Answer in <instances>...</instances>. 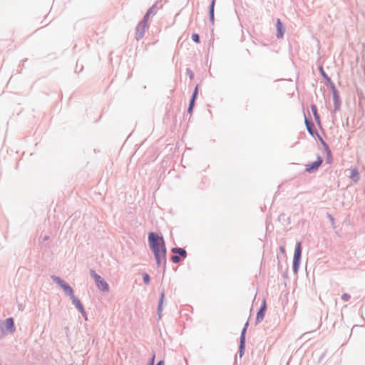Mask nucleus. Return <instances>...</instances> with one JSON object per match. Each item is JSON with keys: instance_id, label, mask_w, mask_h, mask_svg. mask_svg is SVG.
Returning <instances> with one entry per match:
<instances>
[{"instance_id": "nucleus-23", "label": "nucleus", "mask_w": 365, "mask_h": 365, "mask_svg": "<svg viewBox=\"0 0 365 365\" xmlns=\"http://www.w3.org/2000/svg\"><path fill=\"white\" fill-rule=\"evenodd\" d=\"M142 278H143V281L145 284H150V277L149 274H148L147 272H143L142 274Z\"/></svg>"}, {"instance_id": "nucleus-38", "label": "nucleus", "mask_w": 365, "mask_h": 365, "mask_svg": "<svg viewBox=\"0 0 365 365\" xmlns=\"http://www.w3.org/2000/svg\"><path fill=\"white\" fill-rule=\"evenodd\" d=\"M285 214L282 213L279 216V220L281 221V220H285Z\"/></svg>"}, {"instance_id": "nucleus-15", "label": "nucleus", "mask_w": 365, "mask_h": 365, "mask_svg": "<svg viewBox=\"0 0 365 365\" xmlns=\"http://www.w3.org/2000/svg\"><path fill=\"white\" fill-rule=\"evenodd\" d=\"M96 284L97 287L101 291V292H108L109 291V284L103 278L101 277L99 280H98L96 282Z\"/></svg>"}, {"instance_id": "nucleus-9", "label": "nucleus", "mask_w": 365, "mask_h": 365, "mask_svg": "<svg viewBox=\"0 0 365 365\" xmlns=\"http://www.w3.org/2000/svg\"><path fill=\"white\" fill-rule=\"evenodd\" d=\"M267 308V306L266 299H264L262 302L259 309H258V311L257 312V316H256V319H255L256 324L261 322L264 319L265 314H266Z\"/></svg>"}, {"instance_id": "nucleus-33", "label": "nucleus", "mask_w": 365, "mask_h": 365, "mask_svg": "<svg viewBox=\"0 0 365 365\" xmlns=\"http://www.w3.org/2000/svg\"><path fill=\"white\" fill-rule=\"evenodd\" d=\"M155 354L153 353V356L149 359L147 365H155Z\"/></svg>"}, {"instance_id": "nucleus-14", "label": "nucleus", "mask_w": 365, "mask_h": 365, "mask_svg": "<svg viewBox=\"0 0 365 365\" xmlns=\"http://www.w3.org/2000/svg\"><path fill=\"white\" fill-rule=\"evenodd\" d=\"M276 29H277V34H276L277 38H283L284 33H285V27L279 19H277Z\"/></svg>"}, {"instance_id": "nucleus-40", "label": "nucleus", "mask_w": 365, "mask_h": 365, "mask_svg": "<svg viewBox=\"0 0 365 365\" xmlns=\"http://www.w3.org/2000/svg\"><path fill=\"white\" fill-rule=\"evenodd\" d=\"M279 249H280V251H281L282 252H285V248H284V247L281 246V247H279Z\"/></svg>"}, {"instance_id": "nucleus-37", "label": "nucleus", "mask_w": 365, "mask_h": 365, "mask_svg": "<svg viewBox=\"0 0 365 365\" xmlns=\"http://www.w3.org/2000/svg\"><path fill=\"white\" fill-rule=\"evenodd\" d=\"M315 137L317 138V139L319 140V141L320 142V143H324V140L322 138V137L320 135V134L319 133V132H317V134H315Z\"/></svg>"}, {"instance_id": "nucleus-6", "label": "nucleus", "mask_w": 365, "mask_h": 365, "mask_svg": "<svg viewBox=\"0 0 365 365\" xmlns=\"http://www.w3.org/2000/svg\"><path fill=\"white\" fill-rule=\"evenodd\" d=\"M4 333L12 334L16 331L14 319L12 317L6 319L1 324Z\"/></svg>"}, {"instance_id": "nucleus-35", "label": "nucleus", "mask_w": 365, "mask_h": 365, "mask_svg": "<svg viewBox=\"0 0 365 365\" xmlns=\"http://www.w3.org/2000/svg\"><path fill=\"white\" fill-rule=\"evenodd\" d=\"M79 312L81 314V315L83 316L84 319L87 321L88 320V315H87V313H86L85 309H83V310H82V311H80Z\"/></svg>"}, {"instance_id": "nucleus-19", "label": "nucleus", "mask_w": 365, "mask_h": 365, "mask_svg": "<svg viewBox=\"0 0 365 365\" xmlns=\"http://www.w3.org/2000/svg\"><path fill=\"white\" fill-rule=\"evenodd\" d=\"M350 178L354 182H358L359 181L360 173L357 168H354L351 170Z\"/></svg>"}, {"instance_id": "nucleus-17", "label": "nucleus", "mask_w": 365, "mask_h": 365, "mask_svg": "<svg viewBox=\"0 0 365 365\" xmlns=\"http://www.w3.org/2000/svg\"><path fill=\"white\" fill-rule=\"evenodd\" d=\"M69 297L72 300L73 304L75 306V307L78 309V312L83 310L84 307L82 302L78 297L75 296L74 293L71 294Z\"/></svg>"}, {"instance_id": "nucleus-16", "label": "nucleus", "mask_w": 365, "mask_h": 365, "mask_svg": "<svg viewBox=\"0 0 365 365\" xmlns=\"http://www.w3.org/2000/svg\"><path fill=\"white\" fill-rule=\"evenodd\" d=\"M158 1L153 4L146 11L144 16L143 17V22L148 21V19L150 16H154L155 14V9L157 8Z\"/></svg>"}, {"instance_id": "nucleus-18", "label": "nucleus", "mask_w": 365, "mask_h": 365, "mask_svg": "<svg viewBox=\"0 0 365 365\" xmlns=\"http://www.w3.org/2000/svg\"><path fill=\"white\" fill-rule=\"evenodd\" d=\"M156 262V265L160 267L163 264L164 269L166 266V257L167 255H153Z\"/></svg>"}, {"instance_id": "nucleus-42", "label": "nucleus", "mask_w": 365, "mask_h": 365, "mask_svg": "<svg viewBox=\"0 0 365 365\" xmlns=\"http://www.w3.org/2000/svg\"><path fill=\"white\" fill-rule=\"evenodd\" d=\"M0 365H1V364H0Z\"/></svg>"}, {"instance_id": "nucleus-24", "label": "nucleus", "mask_w": 365, "mask_h": 365, "mask_svg": "<svg viewBox=\"0 0 365 365\" xmlns=\"http://www.w3.org/2000/svg\"><path fill=\"white\" fill-rule=\"evenodd\" d=\"M198 91H199V90H198V85H197L195 87V88H194V90L192 91V96H191L190 100H192L194 101H196L197 96H198Z\"/></svg>"}, {"instance_id": "nucleus-13", "label": "nucleus", "mask_w": 365, "mask_h": 365, "mask_svg": "<svg viewBox=\"0 0 365 365\" xmlns=\"http://www.w3.org/2000/svg\"><path fill=\"white\" fill-rule=\"evenodd\" d=\"M165 301V290L163 289L160 292V298L158 300V307H157V314L158 317V320L161 319L162 312L163 309V303Z\"/></svg>"}, {"instance_id": "nucleus-32", "label": "nucleus", "mask_w": 365, "mask_h": 365, "mask_svg": "<svg viewBox=\"0 0 365 365\" xmlns=\"http://www.w3.org/2000/svg\"><path fill=\"white\" fill-rule=\"evenodd\" d=\"M321 144H322V147L324 148V150L325 153L331 151V149L329 148V146L328 145V144L326 142L322 143Z\"/></svg>"}, {"instance_id": "nucleus-11", "label": "nucleus", "mask_w": 365, "mask_h": 365, "mask_svg": "<svg viewBox=\"0 0 365 365\" xmlns=\"http://www.w3.org/2000/svg\"><path fill=\"white\" fill-rule=\"evenodd\" d=\"M319 71L322 77L325 80L326 84L329 87L330 90L336 88V86H335L334 83H333V81H331V78L324 71L322 66H319Z\"/></svg>"}, {"instance_id": "nucleus-7", "label": "nucleus", "mask_w": 365, "mask_h": 365, "mask_svg": "<svg viewBox=\"0 0 365 365\" xmlns=\"http://www.w3.org/2000/svg\"><path fill=\"white\" fill-rule=\"evenodd\" d=\"M304 123H305L306 128H307L309 134L312 137H315V134H317L318 130L316 128L315 125H314L311 116H309L308 118V117H307L305 113H304Z\"/></svg>"}, {"instance_id": "nucleus-28", "label": "nucleus", "mask_w": 365, "mask_h": 365, "mask_svg": "<svg viewBox=\"0 0 365 365\" xmlns=\"http://www.w3.org/2000/svg\"><path fill=\"white\" fill-rule=\"evenodd\" d=\"M314 120L317 124V125L319 127L320 129L322 130V123H321V120H320V115L319 114H314Z\"/></svg>"}, {"instance_id": "nucleus-10", "label": "nucleus", "mask_w": 365, "mask_h": 365, "mask_svg": "<svg viewBox=\"0 0 365 365\" xmlns=\"http://www.w3.org/2000/svg\"><path fill=\"white\" fill-rule=\"evenodd\" d=\"M334 101V111L336 112L340 110L341 101L339 96V93L336 88L331 90Z\"/></svg>"}, {"instance_id": "nucleus-12", "label": "nucleus", "mask_w": 365, "mask_h": 365, "mask_svg": "<svg viewBox=\"0 0 365 365\" xmlns=\"http://www.w3.org/2000/svg\"><path fill=\"white\" fill-rule=\"evenodd\" d=\"M216 4V0H210L208 6V17L210 24L214 26L215 24V7Z\"/></svg>"}, {"instance_id": "nucleus-1", "label": "nucleus", "mask_w": 365, "mask_h": 365, "mask_svg": "<svg viewBox=\"0 0 365 365\" xmlns=\"http://www.w3.org/2000/svg\"><path fill=\"white\" fill-rule=\"evenodd\" d=\"M148 243L153 255H167V249L163 236L155 232H149L148 234Z\"/></svg>"}, {"instance_id": "nucleus-34", "label": "nucleus", "mask_w": 365, "mask_h": 365, "mask_svg": "<svg viewBox=\"0 0 365 365\" xmlns=\"http://www.w3.org/2000/svg\"><path fill=\"white\" fill-rule=\"evenodd\" d=\"M310 108H311L312 112L313 113V115L314 114H318L317 107L315 104H312Z\"/></svg>"}, {"instance_id": "nucleus-39", "label": "nucleus", "mask_w": 365, "mask_h": 365, "mask_svg": "<svg viewBox=\"0 0 365 365\" xmlns=\"http://www.w3.org/2000/svg\"><path fill=\"white\" fill-rule=\"evenodd\" d=\"M155 365H165V361L163 359L159 360Z\"/></svg>"}, {"instance_id": "nucleus-30", "label": "nucleus", "mask_w": 365, "mask_h": 365, "mask_svg": "<svg viewBox=\"0 0 365 365\" xmlns=\"http://www.w3.org/2000/svg\"><path fill=\"white\" fill-rule=\"evenodd\" d=\"M186 74L189 76L190 80L194 78V73L190 68H187L186 69Z\"/></svg>"}, {"instance_id": "nucleus-41", "label": "nucleus", "mask_w": 365, "mask_h": 365, "mask_svg": "<svg viewBox=\"0 0 365 365\" xmlns=\"http://www.w3.org/2000/svg\"><path fill=\"white\" fill-rule=\"evenodd\" d=\"M48 238H49V237H48V236H45V237H43V241H46V240H48Z\"/></svg>"}, {"instance_id": "nucleus-4", "label": "nucleus", "mask_w": 365, "mask_h": 365, "mask_svg": "<svg viewBox=\"0 0 365 365\" xmlns=\"http://www.w3.org/2000/svg\"><path fill=\"white\" fill-rule=\"evenodd\" d=\"M51 278L53 282L58 284L64 291L66 295L70 296L74 293L72 287L61 277L56 275H51Z\"/></svg>"}, {"instance_id": "nucleus-8", "label": "nucleus", "mask_w": 365, "mask_h": 365, "mask_svg": "<svg viewBox=\"0 0 365 365\" xmlns=\"http://www.w3.org/2000/svg\"><path fill=\"white\" fill-rule=\"evenodd\" d=\"M148 27V24L147 21H144L142 19L140 21V22L137 24V26L135 28V38L139 41L140 38H142L145 34V29Z\"/></svg>"}, {"instance_id": "nucleus-31", "label": "nucleus", "mask_w": 365, "mask_h": 365, "mask_svg": "<svg viewBox=\"0 0 365 365\" xmlns=\"http://www.w3.org/2000/svg\"><path fill=\"white\" fill-rule=\"evenodd\" d=\"M341 298L344 302H348L351 299V295L348 293H344Z\"/></svg>"}, {"instance_id": "nucleus-26", "label": "nucleus", "mask_w": 365, "mask_h": 365, "mask_svg": "<svg viewBox=\"0 0 365 365\" xmlns=\"http://www.w3.org/2000/svg\"><path fill=\"white\" fill-rule=\"evenodd\" d=\"M191 38L196 43H200V36L197 33H192V34L191 36Z\"/></svg>"}, {"instance_id": "nucleus-2", "label": "nucleus", "mask_w": 365, "mask_h": 365, "mask_svg": "<svg viewBox=\"0 0 365 365\" xmlns=\"http://www.w3.org/2000/svg\"><path fill=\"white\" fill-rule=\"evenodd\" d=\"M302 246L301 242H297L295 245L294 252L292 261V270L297 274L299 269V266L302 259Z\"/></svg>"}, {"instance_id": "nucleus-27", "label": "nucleus", "mask_w": 365, "mask_h": 365, "mask_svg": "<svg viewBox=\"0 0 365 365\" xmlns=\"http://www.w3.org/2000/svg\"><path fill=\"white\" fill-rule=\"evenodd\" d=\"M327 217L329 220L331 227L333 228H335L336 227V226H335V219L333 217V215H331L329 212H327Z\"/></svg>"}, {"instance_id": "nucleus-21", "label": "nucleus", "mask_w": 365, "mask_h": 365, "mask_svg": "<svg viewBox=\"0 0 365 365\" xmlns=\"http://www.w3.org/2000/svg\"><path fill=\"white\" fill-rule=\"evenodd\" d=\"M246 342L240 341L239 349L237 351V354L240 358H242L245 354V351Z\"/></svg>"}, {"instance_id": "nucleus-3", "label": "nucleus", "mask_w": 365, "mask_h": 365, "mask_svg": "<svg viewBox=\"0 0 365 365\" xmlns=\"http://www.w3.org/2000/svg\"><path fill=\"white\" fill-rule=\"evenodd\" d=\"M170 251L174 254L170 257V260L174 264L179 263L182 259H185L187 257V253L185 248L175 247H172Z\"/></svg>"}, {"instance_id": "nucleus-25", "label": "nucleus", "mask_w": 365, "mask_h": 365, "mask_svg": "<svg viewBox=\"0 0 365 365\" xmlns=\"http://www.w3.org/2000/svg\"><path fill=\"white\" fill-rule=\"evenodd\" d=\"M195 102L196 101H194L192 100H190L189 106H188V108H187V113H189V114H192V113L193 108H194L195 105Z\"/></svg>"}, {"instance_id": "nucleus-20", "label": "nucleus", "mask_w": 365, "mask_h": 365, "mask_svg": "<svg viewBox=\"0 0 365 365\" xmlns=\"http://www.w3.org/2000/svg\"><path fill=\"white\" fill-rule=\"evenodd\" d=\"M249 326L248 321L245 324L244 327L242 328L240 336V341L246 342V333L247 330V327Z\"/></svg>"}, {"instance_id": "nucleus-36", "label": "nucleus", "mask_w": 365, "mask_h": 365, "mask_svg": "<svg viewBox=\"0 0 365 365\" xmlns=\"http://www.w3.org/2000/svg\"><path fill=\"white\" fill-rule=\"evenodd\" d=\"M315 137L317 138V139L319 140V141L320 142V143H324V140L322 138V137L320 135V134L319 133V132H317V134H315Z\"/></svg>"}, {"instance_id": "nucleus-22", "label": "nucleus", "mask_w": 365, "mask_h": 365, "mask_svg": "<svg viewBox=\"0 0 365 365\" xmlns=\"http://www.w3.org/2000/svg\"><path fill=\"white\" fill-rule=\"evenodd\" d=\"M91 277L94 279L95 282L99 280L102 277L96 272V271L93 269H91L89 271Z\"/></svg>"}, {"instance_id": "nucleus-5", "label": "nucleus", "mask_w": 365, "mask_h": 365, "mask_svg": "<svg viewBox=\"0 0 365 365\" xmlns=\"http://www.w3.org/2000/svg\"><path fill=\"white\" fill-rule=\"evenodd\" d=\"M323 158L317 155L316 160L309 163L305 165V171L308 173H314L318 170L323 163Z\"/></svg>"}, {"instance_id": "nucleus-29", "label": "nucleus", "mask_w": 365, "mask_h": 365, "mask_svg": "<svg viewBox=\"0 0 365 365\" xmlns=\"http://www.w3.org/2000/svg\"><path fill=\"white\" fill-rule=\"evenodd\" d=\"M326 155H327V159H326L327 163H328V164L331 163L332 159H333L331 151L329 152V153H326Z\"/></svg>"}]
</instances>
